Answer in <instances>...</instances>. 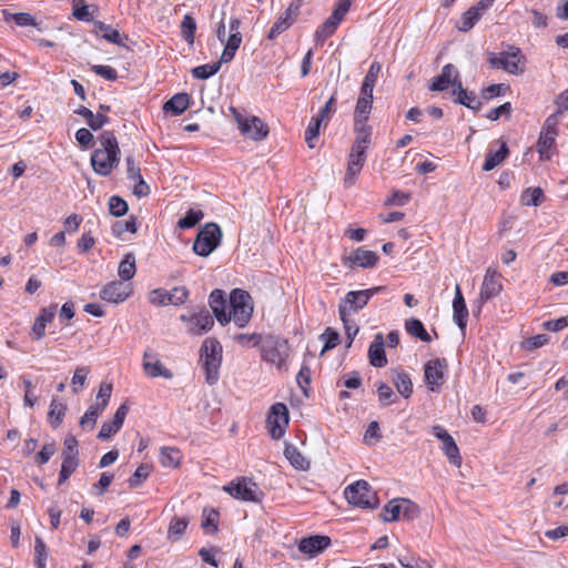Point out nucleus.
I'll use <instances>...</instances> for the list:
<instances>
[{
	"mask_svg": "<svg viewBox=\"0 0 568 568\" xmlns=\"http://www.w3.org/2000/svg\"><path fill=\"white\" fill-rule=\"evenodd\" d=\"M99 142L100 146L91 154V165L97 174L108 176L120 163L118 139L112 131H103Z\"/></svg>",
	"mask_w": 568,
	"mask_h": 568,
	"instance_id": "f257e3e1",
	"label": "nucleus"
},
{
	"mask_svg": "<svg viewBox=\"0 0 568 568\" xmlns=\"http://www.w3.org/2000/svg\"><path fill=\"white\" fill-rule=\"evenodd\" d=\"M222 352L221 343L214 337H207L201 346L200 363L209 385H215L220 378Z\"/></svg>",
	"mask_w": 568,
	"mask_h": 568,
	"instance_id": "f03ea898",
	"label": "nucleus"
},
{
	"mask_svg": "<svg viewBox=\"0 0 568 568\" xmlns=\"http://www.w3.org/2000/svg\"><path fill=\"white\" fill-rule=\"evenodd\" d=\"M253 304L251 295L241 288H235L230 295V313L227 317L233 321L239 328L247 325L252 317Z\"/></svg>",
	"mask_w": 568,
	"mask_h": 568,
	"instance_id": "7ed1b4c3",
	"label": "nucleus"
},
{
	"mask_svg": "<svg viewBox=\"0 0 568 568\" xmlns=\"http://www.w3.org/2000/svg\"><path fill=\"white\" fill-rule=\"evenodd\" d=\"M488 62L494 69H501L517 75L524 72L525 57L519 48L508 44L507 49L499 54L489 53Z\"/></svg>",
	"mask_w": 568,
	"mask_h": 568,
	"instance_id": "20e7f679",
	"label": "nucleus"
},
{
	"mask_svg": "<svg viewBox=\"0 0 568 568\" xmlns=\"http://www.w3.org/2000/svg\"><path fill=\"white\" fill-rule=\"evenodd\" d=\"M262 359L282 368L290 356V345L287 339L277 335H267L261 347Z\"/></svg>",
	"mask_w": 568,
	"mask_h": 568,
	"instance_id": "39448f33",
	"label": "nucleus"
},
{
	"mask_svg": "<svg viewBox=\"0 0 568 568\" xmlns=\"http://www.w3.org/2000/svg\"><path fill=\"white\" fill-rule=\"evenodd\" d=\"M344 495L351 505L363 509H374L379 505L376 493L373 491L371 485L363 479L347 486L344 490Z\"/></svg>",
	"mask_w": 568,
	"mask_h": 568,
	"instance_id": "423d86ee",
	"label": "nucleus"
},
{
	"mask_svg": "<svg viewBox=\"0 0 568 568\" xmlns=\"http://www.w3.org/2000/svg\"><path fill=\"white\" fill-rule=\"evenodd\" d=\"M221 240V227L213 222L206 223L197 232L192 250L196 255L206 257L216 250Z\"/></svg>",
	"mask_w": 568,
	"mask_h": 568,
	"instance_id": "0eeeda50",
	"label": "nucleus"
},
{
	"mask_svg": "<svg viewBox=\"0 0 568 568\" xmlns=\"http://www.w3.org/2000/svg\"><path fill=\"white\" fill-rule=\"evenodd\" d=\"M448 362L445 357L429 359L424 365V383L432 393H439L446 382Z\"/></svg>",
	"mask_w": 568,
	"mask_h": 568,
	"instance_id": "6e6552de",
	"label": "nucleus"
},
{
	"mask_svg": "<svg viewBox=\"0 0 568 568\" xmlns=\"http://www.w3.org/2000/svg\"><path fill=\"white\" fill-rule=\"evenodd\" d=\"M232 497L243 501L262 503L264 493L257 484L247 477H239L224 487Z\"/></svg>",
	"mask_w": 568,
	"mask_h": 568,
	"instance_id": "1a4fd4ad",
	"label": "nucleus"
},
{
	"mask_svg": "<svg viewBox=\"0 0 568 568\" xmlns=\"http://www.w3.org/2000/svg\"><path fill=\"white\" fill-rule=\"evenodd\" d=\"M288 422L290 416L286 405L283 403H275L272 405L266 418V426L270 436L273 439H280L283 437L286 427L288 426Z\"/></svg>",
	"mask_w": 568,
	"mask_h": 568,
	"instance_id": "9d476101",
	"label": "nucleus"
},
{
	"mask_svg": "<svg viewBox=\"0 0 568 568\" xmlns=\"http://www.w3.org/2000/svg\"><path fill=\"white\" fill-rule=\"evenodd\" d=\"M133 293L132 284L123 281H111L100 291V297L109 303L120 304L126 301Z\"/></svg>",
	"mask_w": 568,
	"mask_h": 568,
	"instance_id": "9b49d317",
	"label": "nucleus"
},
{
	"mask_svg": "<svg viewBox=\"0 0 568 568\" xmlns=\"http://www.w3.org/2000/svg\"><path fill=\"white\" fill-rule=\"evenodd\" d=\"M367 296L363 290L347 292L338 305L339 317L353 316L363 310L369 302Z\"/></svg>",
	"mask_w": 568,
	"mask_h": 568,
	"instance_id": "f8f14e48",
	"label": "nucleus"
},
{
	"mask_svg": "<svg viewBox=\"0 0 568 568\" xmlns=\"http://www.w3.org/2000/svg\"><path fill=\"white\" fill-rule=\"evenodd\" d=\"M142 367L145 375L151 378L163 377L165 379H172L174 376L172 371L162 364L158 353L152 348L144 351Z\"/></svg>",
	"mask_w": 568,
	"mask_h": 568,
	"instance_id": "ddd939ff",
	"label": "nucleus"
},
{
	"mask_svg": "<svg viewBox=\"0 0 568 568\" xmlns=\"http://www.w3.org/2000/svg\"><path fill=\"white\" fill-rule=\"evenodd\" d=\"M432 432L433 435L443 443L442 449L449 463L459 467L462 465V456L455 439L440 425L433 426Z\"/></svg>",
	"mask_w": 568,
	"mask_h": 568,
	"instance_id": "4468645a",
	"label": "nucleus"
},
{
	"mask_svg": "<svg viewBox=\"0 0 568 568\" xmlns=\"http://www.w3.org/2000/svg\"><path fill=\"white\" fill-rule=\"evenodd\" d=\"M456 82H462L459 71L454 64L447 63L443 67L442 72L433 78L428 89L442 92L453 87L454 90L456 89Z\"/></svg>",
	"mask_w": 568,
	"mask_h": 568,
	"instance_id": "2eb2a0df",
	"label": "nucleus"
},
{
	"mask_svg": "<svg viewBox=\"0 0 568 568\" xmlns=\"http://www.w3.org/2000/svg\"><path fill=\"white\" fill-rule=\"evenodd\" d=\"M503 290L500 282V274L496 271L487 270L479 293L478 313L481 311V305L497 296Z\"/></svg>",
	"mask_w": 568,
	"mask_h": 568,
	"instance_id": "dca6fc26",
	"label": "nucleus"
},
{
	"mask_svg": "<svg viewBox=\"0 0 568 568\" xmlns=\"http://www.w3.org/2000/svg\"><path fill=\"white\" fill-rule=\"evenodd\" d=\"M129 413V406L124 403L116 409L113 419L111 422H104L101 425L98 438L101 440H108L115 435L123 426L124 419Z\"/></svg>",
	"mask_w": 568,
	"mask_h": 568,
	"instance_id": "f3484780",
	"label": "nucleus"
},
{
	"mask_svg": "<svg viewBox=\"0 0 568 568\" xmlns=\"http://www.w3.org/2000/svg\"><path fill=\"white\" fill-rule=\"evenodd\" d=\"M241 132L255 141L263 140L268 134L267 125L258 118L237 119Z\"/></svg>",
	"mask_w": 568,
	"mask_h": 568,
	"instance_id": "a211bd4d",
	"label": "nucleus"
},
{
	"mask_svg": "<svg viewBox=\"0 0 568 568\" xmlns=\"http://www.w3.org/2000/svg\"><path fill=\"white\" fill-rule=\"evenodd\" d=\"M331 544L332 540L328 536L314 535L302 538L298 544V550L310 557H315L328 548Z\"/></svg>",
	"mask_w": 568,
	"mask_h": 568,
	"instance_id": "6ab92c4d",
	"label": "nucleus"
},
{
	"mask_svg": "<svg viewBox=\"0 0 568 568\" xmlns=\"http://www.w3.org/2000/svg\"><path fill=\"white\" fill-rule=\"evenodd\" d=\"M468 315H469V313H468L466 302L463 296L460 286H459V284H456L455 296L453 300V317H454V322L459 327V329L463 332V334L466 331Z\"/></svg>",
	"mask_w": 568,
	"mask_h": 568,
	"instance_id": "aec40b11",
	"label": "nucleus"
},
{
	"mask_svg": "<svg viewBox=\"0 0 568 568\" xmlns=\"http://www.w3.org/2000/svg\"><path fill=\"white\" fill-rule=\"evenodd\" d=\"M373 108V91L361 89L354 110V122H367Z\"/></svg>",
	"mask_w": 568,
	"mask_h": 568,
	"instance_id": "412c9836",
	"label": "nucleus"
},
{
	"mask_svg": "<svg viewBox=\"0 0 568 568\" xmlns=\"http://www.w3.org/2000/svg\"><path fill=\"white\" fill-rule=\"evenodd\" d=\"M214 325V320L207 310H202L197 314L192 315L187 332L191 335H202L209 332Z\"/></svg>",
	"mask_w": 568,
	"mask_h": 568,
	"instance_id": "4be33fe9",
	"label": "nucleus"
},
{
	"mask_svg": "<svg viewBox=\"0 0 568 568\" xmlns=\"http://www.w3.org/2000/svg\"><path fill=\"white\" fill-rule=\"evenodd\" d=\"M454 102L462 104L475 112H478L483 103L478 100L473 91H467L463 88L462 82H456V89L453 90Z\"/></svg>",
	"mask_w": 568,
	"mask_h": 568,
	"instance_id": "5701e85b",
	"label": "nucleus"
},
{
	"mask_svg": "<svg viewBox=\"0 0 568 568\" xmlns=\"http://www.w3.org/2000/svg\"><path fill=\"white\" fill-rule=\"evenodd\" d=\"M210 307L212 308L214 316L221 325H225L230 322L226 310V298L222 290H214L210 294L209 298Z\"/></svg>",
	"mask_w": 568,
	"mask_h": 568,
	"instance_id": "b1692460",
	"label": "nucleus"
},
{
	"mask_svg": "<svg viewBox=\"0 0 568 568\" xmlns=\"http://www.w3.org/2000/svg\"><path fill=\"white\" fill-rule=\"evenodd\" d=\"M368 358H369L371 365L378 367V368H382V367L386 366V364H387V358L385 355L384 338L381 333H378L375 336V339L369 345Z\"/></svg>",
	"mask_w": 568,
	"mask_h": 568,
	"instance_id": "393cba45",
	"label": "nucleus"
},
{
	"mask_svg": "<svg viewBox=\"0 0 568 568\" xmlns=\"http://www.w3.org/2000/svg\"><path fill=\"white\" fill-rule=\"evenodd\" d=\"M366 162V155L355 154L353 152L349 153L347 170L344 178L345 186L349 187L355 184L356 178L362 171L364 164Z\"/></svg>",
	"mask_w": 568,
	"mask_h": 568,
	"instance_id": "a878e982",
	"label": "nucleus"
},
{
	"mask_svg": "<svg viewBox=\"0 0 568 568\" xmlns=\"http://www.w3.org/2000/svg\"><path fill=\"white\" fill-rule=\"evenodd\" d=\"M75 114L85 119L87 124L91 130L98 131L103 128L106 123L110 122V118L101 112H97L94 114L90 109L81 105L79 109L74 111Z\"/></svg>",
	"mask_w": 568,
	"mask_h": 568,
	"instance_id": "bb28decb",
	"label": "nucleus"
},
{
	"mask_svg": "<svg viewBox=\"0 0 568 568\" xmlns=\"http://www.w3.org/2000/svg\"><path fill=\"white\" fill-rule=\"evenodd\" d=\"M348 258L352 264L367 268L375 266L379 257L376 252L359 247Z\"/></svg>",
	"mask_w": 568,
	"mask_h": 568,
	"instance_id": "cd10ccee",
	"label": "nucleus"
},
{
	"mask_svg": "<svg viewBox=\"0 0 568 568\" xmlns=\"http://www.w3.org/2000/svg\"><path fill=\"white\" fill-rule=\"evenodd\" d=\"M343 21V18L332 12V14L321 24L315 32V38L318 42H324L326 39L332 37L338 24Z\"/></svg>",
	"mask_w": 568,
	"mask_h": 568,
	"instance_id": "c85d7f7f",
	"label": "nucleus"
},
{
	"mask_svg": "<svg viewBox=\"0 0 568 568\" xmlns=\"http://www.w3.org/2000/svg\"><path fill=\"white\" fill-rule=\"evenodd\" d=\"M189 104L190 95L187 93H176L164 103L163 110L173 115H180L189 108Z\"/></svg>",
	"mask_w": 568,
	"mask_h": 568,
	"instance_id": "c756f323",
	"label": "nucleus"
},
{
	"mask_svg": "<svg viewBox=\"0 0 568 568\" xmlns=\"http://www.w3.org/2000/svg\"><path fill=\"white\" fill-rule=\"evenodd\" d=\"M392 381L397 392L405 398L413 393V383L409 375L404 371H393Z\"/></svg>",
	"mask_w": 568,
	"mask_h": 568,
	"instance_id": "7c9ffc66",
	"label": "nucleus"
},
{
	"mask_svg": "<svg viewBox=\"0 0 568 568\" xmlns=\"http://www.w3.org/2000/svg\"><path fill=\"white\" fill-rule=\"evenodd\" d=\"M284 456L291 465L300 470H306L310 467V462L301 454L296 446L286 444Z\"/></svg>",
	"mask_w": 568,
	"mask_h": 568,
	"instance_id": "2f4dec72",
	"label": "nucleus"
},
{
	"mask_svg": "<svg viewBox=\"0 0 568 568\" xmlns=\"http://www.w3.org/2000/svg\"><path fill=\"white\" fill-rule=\"evenodd\" d=\"M508 148L506 142H501L500 149L497 151L489 150L483 164L484 171H491L499 165L507 156Z\"/></svg>",
	"mask_w": 568,
	"mask_h": 568,
	"instance_id": "473e14b6",
	"label": "nucleus"
},
{
	"mask_svg": "<svg viewBox=\"0 0 568 568\" xmlns=\"http://www.w3.org/2000/svg\"><path fill=\"white\" fill-rule=\"evenodd\" d=\"M136 266H135V256L133 253H128L120 262L118 274L121 281L129 283L135 275Z\"/></svg>",
	"mask_w": 568,
	"mask_h": 568,
	"instance_id": "72a5a7b5",
	"label": "nucleus"
},
{
	"mask_svg": "<svg viewBox=\"0 0 568 568\" xmlns=\"http://www.w3.org/2000/svg\"><path fill=\"white\" fill-rule=\"evenodd\" d=\"M557 135L558 134H556V133L546 132L542 130L540 131L538 142H537V151H538L541 160L550 159L549 151L554 146Z\"/></svg>",
	"mask_w": 568,
	"mask_h": 568,
	"instance_id": "f704fd0d",
	"label": "nucleus"
},
{
	"mask_svg": "<svg viewBox=\"0 0 568 568\" xmlns=\"http://www.w3.org/2000/svg\"><path fill=\"white\" fill-rule=\"evenodd\" d=\"M67 413V405L59 402L55 397L50 403V409L48 413L49 423L53 428H58Z\"/></svg>",
	"mask_w": 568,
	"mask_h": 568,
	"instance_id": "c9c22d12",
	"label": "nucleus"
},
{
	"mask_svg": "<svg viewBox=\"0 0 568 568\" xmlns=\"http://www.w3.org/2000/svg\"><path fill=\"white\" fill-rule=\"evenodd\" d=\"M104 412V409L98 404H92L88 407L84 415L80 419V427L84 430H91L94 428L95 423L99 416Z\"/></svg>",
	"mask_w": 568,
	"mask_h": 568,
	"instance_id": "e433bc0d",
	"label": "nucleus"
},
{
	"mask_svg": "<svg viewBox=\"0 0 568 568\" xmlns=\"http://www.w3.org/2000/svg\"><path fill=\"white\" fill-rule=\"evenodd\" d=\"M545 200L541 187H528L520 195V203L525 206H539Z\"/></svg>",
	"mask_w": 568,
	"mask_h": 568,
	"instance_id": "4c0bfd02",
	"label": "nucleus"
},
{
	"mask_svg": "<svg viewBox=\"0 0 568 568\" xmlns=\"http://www.w3.org/2000/svg\"><path fill=\"white\" fill-rule=\"evenodd\" d=\"M406 331L414 337L419 338L423 342H430L432 337L424 327L422 321L417 318H409L405 322Z\"/></svg>",
	"mask_w": 568,
	"mask_h": 568,
	"instance_id": "58836bf2",
	"label": "nucleus"
},
{
	"mask_svg": "<svg viewBox=\"0 0 568 568\" xmlns=\"http://www.w3.org/2000/svg\"><path fill=\"white\" fill-rule=\"evenodd\" d=\"M481 18V12H478V8L470 7L466 12L463 13V17L457 24V28L462 32H468Z\"/></svg>",
	"mask_w": 568,
	"mask_h": 568,
	"instance_id": "ea45409f",
	"label": "nucleus"
},
{
	"mask_svg": "<svg viewBox=\"0 0 568 568\" xmlns=\"http://www.w3.org/2000/svg\"><path fill=\"white\" fill-rule=\"evenodd\" d=\"M94 27L98 31L102 32V38L104 40L113 44L123 45L120 32L113 29L111 26L105 24L102 21H95Z\"/></svg>",
	"mask_w": 568,
	"mask_h": 568,
	"instance_id": "a19ab883",
	"label": "nucleus"
},
{
	"mask_svg": "<svg viewBox=\"0 0 568 568\" xmlns=\"http://www.w3.org/2000/svg\"><path fill=\"white\" fill-rule=\"evenodd\" d=\"M181 452L174 447H163L161 449L160 462L164 467H178L181 463Z\"/></svg>",
	"mask_w": 568,
	"mask_h": 568,
	"instance_id": "79ce46f5",
	"label": "nucleus"
},
{
	"mask_svg": "<svg viewBox=\"0 0 568 568\" xmlns=\"http://www.w3.org/2000/svg\"><path fill=\"white\" fill-rule=\"evenodd\" d=\"M111 230L115 237H122L126 232L134 234L138 231L136 217L131 215L126 221H116L113 223Z\"/></svg>",
	"mask_w": 568,
	"mask_h": 568,
	"instance_id": "37998d69",
	"label": "nucleus"
},
{
	"mask_svg": "<svg viewBox=\"0 0 568 568\" xmlns=\"http://www.w3.org/2000/svg\"><path fill=\"white\" fill-rule=\"evenodd\" d=\"M195 31H196L195 19L191 14H185L181 22V34H182V38L191 45L194 43Z\"/></svg>",
	"mask_w": 568,
	"mask_h": 568,
	"instance_id": "c03bdc74",
	"label": "nucleus"
},
{
	"mask_svg": "<svg viewBox=\"0 0 568 568\" xmlns=\"http://www.w3.org/2000/svg\"><path fill=\"white\" fill-rule=\"evenodd\" d=\"M402 510V499H393L384 506L382 518L387 523L398 520Z\"/></svg>",
	"mask_w": 568,
	"mask_h": 568,
	"instance_id": "a18cd8bd",
	"label": "nucleus"
},
{
	"mask_svg": "<svg viewBox=\"0 0 568 568\" xmlns=\"http://www.w3.org/2000/svg\"><path fill=\"white\" fill-rule=\"evenodd\" d=\"M294 23V20H292L290 17H287L284 12L277 18V20L274 22V24L271 27L267 39L274 40L276 39L281 33L286 31L292 24Z\"/></svg>",
	"mask_w": 568,
	"mask_h": 568,
	"instance_id": "49530a36",
	"label": "nucleus"
},
{
	"mask_svg": "<svg viewBox=\"0 0 568 568\" xmlns=\"http://www.w3.org/2000/svg\"><path fill=\"white\" fill-rule=\"evenodd\" d=\"M221 69V62H214L210 64H202L192 69L191 73L193 78L200 80H206L216 74Z\"/></svg>",
	"mask_w": 568,
	"mask_h": 568,
	"instance_id": "de8ad7c7",
	"label": "nucleus"
},
{
	"mask_svg": "<svg viewBox=\"0 0 568 568\" xmlns=\"http://www.w3.org/2000/svg\"><path fill=\"white\" fill-rule=\"evenodd\" d=\"M204 214L201 210L190 209L183 217L178 221V226L182 230L194 227L202 219Z\"/></svg>",
	"mask_w": 568,
	"mask_h": 568,
	"instance_id": "09e8293b",
	"label": "nucleus"
},
{
	"mask_svg": "<svg viewBox=\"0 0 568 568\" xmlns=\"http://www.w3.org/2000/svg\"><path fill=\"white\" fill-rule=\"evenodd\" d=\"M220 514L215 509L203 511V520H202V528L205 530L206 534H214L219 530L217 523H219Z\"/></svg>",
	"mask_w": 568,
	"mask_h": 568,
	"instance_id": "8fccbe9b",
	"label": "nucleus"
},
{
	"mask_svg": "<svg viewBox=\"0 0 568 568\" xmlns=\"http://www.w3.org/2000/svg\"><path fill=\"white\" fill-rule=\"evenodd\" d=\"M78 466H79L78 458H72L69 456L65 458H62V465H61L58 484L62 485L63 483H65L70 478V476L75 471Z\"/></svg>",
	"mask_w": 568,
	"mask_h": 568,
	"instance_id": "3c124183",
	"label": "nucleus"
},
{
	"mask_svg": "<svg viewBox=\"0 0 568 568\" xmlns=\"http://www.w3.org/2000/svg\"><path fill=\"white\" fill-rule=\"evenodd\" d=\"M187 525V518L174 516L169 525V538L180 539L185 532Z\"/></svg>",
	"mask_w": 568,
	"mask_h": 568,
	"instance_id": "603ef678",
	"label": "nucleus"
},
{
	"mask_svg": "<svg viewBox=\"0 0 568 568\" xmlns=\"http://www.w3.org/2000/svg\"><path fill=\"white\" fill-rule=\"evenodd\" d=\"M48 558L47 545L41 537L34 539V564L37 568H45Z\"/></svg>",
	"mask_w": 568,
	"mask_h": 568,
	"instance_id": "864d4df0",
	"label": "nucleus"
},
{
	"mask_svg": "<svg viewBox=\"0 0 568 568\" xmlns=\"http://www.w3.org/2000/svg\"><path fill=\"white\" fill-rule=\"evenodd\" d=\"M381 69L382 68L378 62H373L363 80L361 89L374 91Z\"/></svg>",
	"mask_w": 568,
	"mask_h": 568,
	"instance_id": "5fc2aeb1",
	"label": "nucleus"
},
{
	"mask_svg": "<svg viewBox=\"0 0 568 568\" xmlns=\"http://www.w3.org/2000/svg\"><path fill=\"white\" fill-rule=\"evenodd\" d=\"M4 20H13L19 27H36L37 22L33 16L27 12L8 13L4 11Z\"/></svg>",
	"mask_w": 568,
	"mask_h": 568,
	"instance_id": "6e6d98bb",
	"label": "nucleus"
},
{
	"mask_svg": "<svg viewBox=\"0 0 568 568\" xmlns=\"http://www.w3.org/2000/svg\"><path fill=\"white\" fill-rule=\"evenodd\" d=\"M129 205L121 196L112 195L109 199V211L114 216H123L126 214Z\"/></svg>",
	"mask_w": 568,
	"mask_h": 568,
	"instance_id": "4d7b16f0",
	"label": "nucleus"
},
{
	"mask_svg": "<svg viewBox=\"0 0 568 568\" xmlns=\"http://www.w3.org/2000/svg\"><path fill=\"white\" fill-rule=\"evenodd\" d=\"M354 130L356 133V139L354 142L369 145L372 139V126H369L366 122H354Z\"/></svg>",
	"mask_w": 568,
	"mask_h": 568,
	"instance_id": "13d9d810",
	"label": "nucleus"
},
{
	"mask_svg": "<svg viewBox=\"0 0 568 568\" xmlns=\"http://www.w3.org/2000/svg\"><path fill=\"white\" fill-rule=\"evenodd\" d=\"M190 292L185 286H176L169 292V304L179 306L186 302Z\"/></svg>",
	"mask_w": 568,
	"mask_h": 568,
	"instance_id": "bf43d9fd",
	"label": "nucleus"
},
{
	"mask_svg": "<svg viewBox=\"0 0 568 568\" xmlns=\"http://www.w3.org/2000/svg\"><path fill=\"white\" fill-rule=\"evenodd\" d=\"M322 120L313 116L305 130V142L312 149L314 148L313 140H315L320 135V128L322 124Z\"/></svg>",
	"mask_w": 568,
	"mask_h": 568,
	"instance_id": "052dcab7",
	"label": "nucleus"
},
{
	"mask_svg": "<svg viewBox=\"0 0 568 568\" xmlns=\"http://www.w3.org/2000/svg\"><path fill=\"white\" fill-rule=\"evenodd\" d=\"M55 452L57 446L54 442L44 444L41 450L36 455L34 463L39 466L47 464Z\"/></svg>",
	"mask_w": 568,
	"mask_h": 568,
	"instance_id": "680f3d73",
	"label": "nucleus"
},
{
	"mask_svg": "<svg viewBox=\"0 0 568 568\" xmlns=\"http://www.w3.org/2000/svg\"><path fill=\"white\" fill-rule=\"evenodd\" d=\"M150 473L151 467L148 464H141L128 480L130 487L135 488L140 486L149 477Z\"/></svg>",
	"mask_w": 568,
	"mask_h": 568,
	"instance_id": "e2e57ef3",
	"label": "nucleus"
},
{
	"mask_svg": "<svg viewBox=\"0 0 568 568\" xmlns=\"http://www.w3.org/2000/svg\"><path fill=\"white\" fill-rule=\"evenodd\" d=\"M234 339L242 346H252L256 347L261 343L263 344V338L261 334L252 333V334H237L234 336Z\"/></svg>",
	"mask_w": 568,
	"mask_h": 568,
	"instance_id": "0e129e2a",
	"label": "nucleus"
},
{
	"mask_svg": "<svg viewBox=\"0 0 568 568\" xmlns=\"http://www.w3.org/2000/svg\"><path fill=\"white\" fill-rule=\"evenodd\" d=\"M339 318L343 322L346 338H347L346 347H351L355 336L357 335V333L359 331L358 325L352 320V316H345V317H339Z\"/></svg>",
	"mask_w": 568,
	"mask_h": 568,
	"instance_id": "69168bd1",
	"label": "nucleus"
},
{
	"mask_svg": "<svg viewBox=\"0 0 568 568\" xmlns=\"http://www.w3.org/2000/svg\"><path fill=\"white\" fill-rule=\"evenodd\" d=\"M321 338L325 341L322 354L326 351L333 349L339 343V334L331 327L325 329V332L321 335Z\"/></svg>",
	"mask_w": 568,
	"mask_h": 568,
	"instance_id": "338daca9",
	"label": "nucleus"
},
{
	"mask_svg": "<svg viewBox=\"0 0 568 568\" xmlns=\"http://www.w3.org/2000/svg\"><path fill=\"white\" fill-rule=\"evenodd\" d=\"M112 388H113L112 384L105 383V382L101 383V385L99 387L95 404L101 406L103 409H105L109 404V400H110L111 394H112Z\"/></svg>",
	"mask_w": 568,
	"mask_h": 568,
	"instance_id": "774afa93",
	"label": "nucleus"
}]
</instances>
